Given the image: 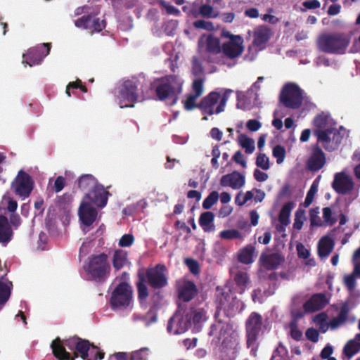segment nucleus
I'll use <instances>...</instances> for the list:
<instances>
[{
    "instance_id": "1",
    "label": "nucleus",
    "mask_w": 360,
    "mask_h": 360,
    "mask_svg": "<svg viewBox=\"0 0 360 360\" xmlns=\"http://www.w3.org/2000/svg\"><path fill=\"white\" fill-rule=\"evenodd\" d=\"M216 304L217 307L214 314L215 321L210 326L208 335L213 337L211 344L218 346L224 338H234L229 335L232 330L231 325L219 319L220 311L223 310L227 316H232L242 310L244 304L233 296L231 290L226 291L219 288H217Z\"/></svg>"
},
{
    "instance_id": "2",
    "label": "nucleus",
    "mask_w": 360,
    "mask_h": 360,
    "mask_svg": "<svg viewBox=\"0 0 360 360\" xmlns=\"http://www.w3.org/2000/svg\"><path fill=\"white\" fill-rule=\"evenodd\" d=\"M313 124L317 143H321L328 152L337 150L342 142V136L336 128L335 123L330 124L328 116L321 114L315 117Z\"/></svg>"
},
{
    "instance_id": "3",
    "label": "nucleus",
    "mask_w": 360,
    "mask_h": 360,
    "mask_svg": "<svg viewBox=\"0 0 360 360\" xmlns=\"http://www.w3.org/2000/svg\"><path fill=\"white\" fill-rule=\"evenodd\" d=\"M316 43L321 52L342 55L346 53L350 44V37L343 32L325 33L319 37Z\"/></svg>"
},
{
    "instance_id": "4",
    "label": "nucleus",
    "mask_w": 360,
    "mask_h": 360,
    "mask_svg": "<svg viewBox=\"0 0 360 360\" xmlns=\"http://www.w3.org/2000/svg\"><path fill=\"white\" fill-rule=\"evenodd\" d=\"M183 81L176 75H169L159 79V101L167 105L176 103L182 92Z\"/></svg>"
},
{
    "instance_id": "5",
    "label": "nucleus",
    "mask_w": 360,
    "mask_h": 360,
    "mask_svg": "<svg viewBox=\"0 0 360 360\" xmlns=\"http://www.w3.org/2000/svg\"><path fill=\"white\" fill-rule=\"evenodd\" d=\"M110 264L105 253L92 255L89 258L86 271L92 280L98 282L105 281L110 276Z\"/></svg>"
},
{
    "instance_id": "6",
    "label": "nucleus",
    "mask_w": 360,
    "mask_h": 360,
    "mask_svg": "<svg viewBox=\"0 0 360 360\" xmlns=\"http://www.w3.org/2000/svg\"><path fill=\"white\" fill-rule=\"evenodd\" d=\"M231 90H227L222 96L219 92L211 91L202 98L198 105V108L202 110L203 114L212 115L219 114L224 110Z\"/></svg>"
},
{
    "instance_id": "7",
    "label": "nucleus",
    "mask_w": 360,
    "mask_h": 360,
    "mask_svg": "<svg viewBox=\"0 0 360 360\" xmlns=\"http://www.w3.org/2000/svg\"><path fill=\"white\" fill-rule=\"evenodd\" d=\"M115 96L120 108L134 107L139 97L136 82L124 80L117 86Z\"/></svg>"
},
{
    "instance_id": "8",
    "label": "nucleus",
    "mask_w": 360,
    "mask_h": 360,
    "mask_svg": "<svg viewBox=\"0 0 360 360\" xmlns=\"http://www.w3.org/2000/svg\"><path fill=\"white\" fill-rule=\"evenodd\" d=\"M280 102L290 109H299L303 103V91L295 83L285 84L280 93Z\"/></svg>"
},
{
    "instance_id": "9",
    "label": "nucleus",
    "mask_w": 360,
    "mask_h": 360,
    "mask_svg": "<svg viewBox=\"0 0 360 360\" xmlns=\"http://www.w3.org/2000/svg\"><path fill=\"white\" fill-rule=\"evenodd\" d=\"M139 281L136 283L138 298L140 302L146 301L148 297V290L146 283L156 289L158 288V265L147 269H140L138 271Z\"/></svg>"
},
{
    "instance_id": "10",
    "label": "nucleus",
    "mask_w": 360,
    "mask_h": 360,
    "mask_svg": "<svg viewBox=\"0 0 360 360\" xmlns=\"http://www.w3.org/2000/svg\"><path fill=\"white\" fill-rule=\"evenodd\" d=\"M133 290L126 282H122L117 285L111 294L110 299L112 309H122L129 306L132 301Z\"/></svg>"
},
{
    "instance_id": "11",
    "label": "nucleus",
    "mask_w": 360,
    "mask_h": 360,
    "mask_svg": "<svg viewBox=\"0 0 360 360\" xmlns=\"http://www.w3.org/2000/svg\"><path fill=\"white\" fill-rule=\"evenodd\" d=\"M34 185V182L32 176L24 170L20 169L11 182V188L16 195L22 199H25L30 195Z\"/></svg>"
},
{
    "instance_id": "12",
    "label": "nucleus",
    "mask_w": 360,
    "mask_h": 360,
    "mask_svg": "<svg viewBox=\"0 0 360 360\" xmlns=\"http://www.w3.org/2000/svg\"><path fill=\"white\" fill-rule=\"evenodd\" d=\"M262 316L257 312H252L245 321L248 347H254L263 326Z\"/></svg>"
},
{
    "instance_id": "13",
    "label": "nucleus",
    "mask_w": 360,
    "mask_h": 360,
    "mask_svg": "<svg viewBox=\"0 0 360 360\" xmlns=\"http://www.w3.org/2000/svg\"><path fill=\"white\" fill-rule=\"evenodd\" d=\"M75 25L93 33L99 32L105 29L106 22L105 20H100L96 14L90 13L84 15L75 21Z\"/></svg>"
},
{
    "instance_id": "14",
    "label": "nucleus",
    "mask_w": 360,
    "mask_h": 360,
    "mask_svg": "<svg viewBox=\"0 0 360 360\" xmlns=\"http://www.w3.org/2000/svg\"><path fill=\"white\" fill-rule=\"evenodd\" d=\"M51 50V44H43L37 47H32L22 55L23 63L29 65L30 67L39 65L44 58L46 56Z\"/></svg>"
},
{
    "instance_id": "15",
    "label": "nucleus",
    "mask_w": 360,
    "mask_h": 360,
    "mask_svg": "<svg viewBox=\"0 0 360 360\" xmlns=\"http://www.w3.org/2000/svg\"><path fill=\"white\" fill-rule=\"evenodd\" d=\"M239 343L236 338H224L216 352L218 360H235Z\"/></svg>"
},
{
    "instance_id": "16",
    "label": "nucleus",
    "mask_w": 360,
    "mask_h": 360,
    "mask_svg": "<svg viewBox=\"0 0 360 360\" xmlns=\"http://www.w3.org/2000/svg\"><path fill=\"white\" fill-rule=\"evenodd\" d=\"M326 163V155L320 146L316 143L311 148V153L306 162V167L310 172L321 169Z\"/></svg>"
},
{
    "instance_id": "17",
    "label": "nucleus",
    "mask_w": 360,
    "mask_h": 360,
    "mask_svg": "<svg viewBox=\"0 0 360 360\" xmlns=\"http://www.w3.org/2000/svg\"><path fill=\"white\" fill-rule=\"evenodd\" d=\"M191 327V319L188 317V314L183 316L179 312H176L173 316L170 318L167 326V330L169 333L177 335L184 333Z\"/></svg>"
},
{
    "instance_id": "18",
    "label": "nucleus",
    "mask_w": 360,
    "mask_h": 360,
    "mask_svg": "<svg viewBox=\"0 0 360 360\" xmlns=\"http://www.w3.org/2000/svg\"><path fill=\"white\" fill-rule=\"evenodd\" d=\"M243 39L239 35L230 36V40L221 46V51L225 56L230 59L239 57L243 52Z\"/></svg>"
},
{
    "instance_id": "19",
    "label": "nucleus",
    "mask_w": 360,
    "mask_h": 360,
    "mask_svg": "<svg viewBox=\"0 0 360 360\" xmlns=\"http://www.w3.org/2000/svg\"><path fill=\"white\" fill-rule=\"evenodd\" d=\"M110 195L103 185L98 184L86 193L84 198L90 200L96 206L103 208L106 205Z\"/></svg>"
},
{
    "instance_id": "20",
    "label": "nucleus",
    "mask_w": 360,
    "mask_h": 360,
    "mask_svg": "<svg viewBox=\"0 0 360 360\" xmlns=\"http://www.w3.org/2000/svg\"><path fill=\"white\" fill-rule=\"evenodd\" d=\"M78 215L81 222L89 226L96 221L98 212L91 202L83 200L79 205Z\"/></svg>"
},
{
    "instance_id": "21",
    "label": "nucleus",
    "mask_w": 360,
    "mask_h": 360,
    "mask_svg": "<svg viewBox=\"0 0 360 360\" xmlns=\"http://www.w3.org/2000/svg\"><path fill=\"white\" fill-rule=\"evenodd\" d=\"M328 304V300L323 293L314 294L303 304L306 313H312L323 309Z\"/></svg>"
},
{
    "instance_id": "22",
    "label": "nucleus",
    "mask_w": 360,
    "mask_h": 360,
    "mask_svg": "<svg viewBox=\"0 0 360 360\" xmlns=\"http://www.w3.org/2000/svg\"><path fill=\"white\" fill-rule=\"evenodd\" d=\"M332 187L339 194H347L354 188V183L345 174L338 173L335 175Z\"/></svg>"
},
{
    "instance_id": "23",
    "label": "nucleus",
    "mask_w": 360,
    "mask_h": 360,
    "mask_svg": "<svg viewBox=\"0 0 360 360\" xmlns=\"http://www.w3.org/2000/svg\"><path fill=\"white\" fill-rule=\"evenodd\" d=\"M177 290L179 299L185 302H190L198 294L197 286L191 281H184Z\"/></svg>"
},
{
    "instance_id": "24",
    "label": "nucleus",
    "mask_w": 360,
    "mask_h": 360,
    "mask_svg": "<svg viewBox=\"0 0 360 360\" xmlns=\"http://www.w3.org/2000/svg\"><path fill=\"white\" fill-rule=\"evenodd\" d=\"M220 184L224 187L229 186L233 189H239L245 184V176L240 172L234 171L224 175L220 180Z\"/></svg>"
},
{
    "instance_id": "25",
    "label": "nucleus",
    "mask_w": 360,
    "mask_h": 360,
    "mask_svg": "<svg viewBox=\"0 0 360 360\" xmlns=\"http://www.w3.org/2000/svg\"><path fill=\"white\" fill-rule=\"evenodd\" d=\"M231 274L235 285L233 288L234 292L243 294L250 282L248 274L245 271L237 270L231 271Z\"/></svg>"
},
{
    "instance_id": "26",
    "label": "nucleus",
    "mask_w": 360,
    "mask_h": 360,
    "mask_svg": "<svg viewBox=\"0 0 360 360\" xmlns=\"http://www.w3.org/2000/svg\"><path fill=\"white\" fill-rule=\"evenodd\" d=\"M283 261L284 257L279 253H262L259 258L261 265L266 270L278 269Z\"/></svg>"
},
{
    "instance_id": "27",
    "label": "nucleus",
    "mask_w": 360,
    "mask_h": 360,
    "mask_svg": "<svg viewBox=\"0 0 360 360\" xmlns=\"http://www.w3.org/2000/svg\"><path fill=\"white\" fill-rule=\"evenodd\" d=\"M188 317L191 319V326H193V329L196 332L201 330L203 323L208 319L207 311L202 308L192 309Z\"/></svg>"
},
{
    "instance_id": "28",
    "label": "nucleus",
    "mask_w": 360,
    "mask_h": 360,
    "mask_svg": "<svg viewBox=\"0 0 360 360\" xmlns=\"http://www.w3.org/2000/svg\"><path fill=\"white\" fill-rule=\"evenodd\" d=\"M148 349L142 348L139 350L132 352L129 355L127 352L115 353L110 356V360H148Z\"/></svg>"
},
{
    "instance_id": "29",
    "label": "nucleus",
    "mask_w": 360,
    "mask_h": 360,
    "mask_svg": "<svg viewBox=\"0 0 360 360\" xmlns=\"http://www.w3.org/2000/svg\"><path fill=\"white\" fill-rule=\"evenodd\" d=\"M271 30L267 26L257 27L253 33V44L261 47L266 44L271 38Z\"/></svg>"
},
{
    "instance_id": "30",
    "label": "nucleus",
    "mask_w": 360,
    "mask_h": 360,
    "mask_svg": "<svg viewBox=\"0 0 360 360\" xmlns=\"http://www.w3.org/2000/svg\"><path fill=\"white\" fill-rule=\"evenodd\" d=\"M112 264L115 271H118L122 268L129 265L131 263L128 258L127 252L122 249L115 250L113 253Z\"/></svg>"
},
{
    "instance_id": "31",
    "label": "nucleus",
    "mask_w": 360,
    "mask_h": 360,
    "mask_svg": "<svg viewBox=\"0 0 360 360\" xmlns=\"http://www.w3.org/2000/svg\"><path fill=\"white\" fill-rule=\"evenodd\" d=\"M335 242L328 236L322 237L318 243V255L321 258L327 257L333 251Z\"/></svg>"
},
{
    "instance_id": "32",
    "label": "nucleus",
    "mask_w": 360,
    "mask_h": 360,
    "mask_svg": "<svg viewBox=\"0 0 360 360\" xmlns=\"http://www.w3.org/2000/svg\"><path fill=\"white\" fill-rule=\"evenodd\" d=\"M13 231L6 217L0 215V243L6 244L12 238Z\"/></svg>"
},
{
    "instance_id": "33",
    "label": "nucleus",
    "mask_w": 360,
    "mask_h": 360,
    "mask_svg": "<svg viewBox=\"0 0 360 360\" xmlns=\"http://www.w3.org/2000/svg\"><path fill=\"white\" fill-rule=\"evenodd\" d=\"M255 247L248 245L240 249L238 253V260L244 264H250L254 262L253 257L255 252Z\"/></svg>"
},
{
    "instance_id": "34",
    "label": "nucleus",
    "mask_w": 360,
    "mask_h": 360,
    "mask_svg": "<svg viewBox=\"0 0 360 360\" xmlns=\"http://www.w3.org/2000/svg\"><path fill=\"white\" fill-rule=\"evenodd\" d=\"M214 214L212 212H205L200 216L199 224L204 231L210 232L214 230Z\"/></svg>"
},
{
    "instance_id": "35",
    "label": "nucleus",
    "mask_w": 360,
    "mask_h": 360,
    "mask_svg": "<svg viewBox=\"0 0 360 360\" xmlns=\"http://www.w3.org/2000/svg\"><path fill=\"white\" fill-rule=\"evenodd\" d=\"M294 207L295 202L292 201L285 203L282 207L278 215V221L283 226H288L290 224V216Z\"/></svg>"
},
{
    "instance_id": "36",
    "label": "nucleus",
    "mask_w": 360,
    "mask_h": 360,
    "mask_svg": "<svg viewBox=\"0 0 360 360\" xmlns=\"http://www.w3.org/2000/svg\"><path fill=\"white\" fill-rule=\"evenodd\" d=\"M98 183L92 174H84L77 180V186L81 190H91Z\"/></svg>"
},
{
    "instance_id": "37",
    "label": "nucleus",
    "mask_w": 360,
    "mask_h": 360,
    "mask_svg": "<svg viewBox=\"0 0 360 360\" xmlns=\"http://www.w3.org/2000/svg\"><path fill=\"white\" fill-rule=\"evenodd\" d=\"M349 309L346 304L343 305L338 315L330 321L329 326L332 329H335L340 325L343 324L347 319Z\"/></svg>"
},
{
    "instance_id": "38",
    "label": "nucleus",
    "mask_w": 360,
    "mask_h": 360,
    "mask_svg": "<svg viewBox=\"0 0 360 360\" xmlns=\"http://www.w3.org/2000/svg\"><path fill=\"white\" fill-rule=\"evenodd\" d=\"M238 143L247 154H252L255 149V141L245 134H241L238 136Z\"/></svg>"
},
{
    "instance_id": "39",
    "label": "nucleus",
    "mask_w": 360,
    "mask_h": 360,
    "mask_svg": "<svg viewBox=\"0 0 360 360\" xmlns=\"http://www.w3.org/2000/svg\"><path fill=\"white\" fill-rule=\"evenodd\" d=\"M360 351V342H356V340H349L345 344L343 348V354L349 359Z\"/></svg>"
},
{
    "instance_id": "40",
    "label": "nucleus",
    "mask_w": 360,
    "mask_h": 360,
    "mask_svg": "<svg viewBox=\"0 0 360 360\" xmlns=\"http://www.w3.org/2000/svg\"><path fill=\"white\" fill-rule=\"evenodd\" d=\"M206 50L212 53H220L221 48L219 39L217 37L209 36L207 39Z\"/></svg>"
},
{
    "instance_id": "41",
    "label": "nucleus",
    "mask_w": 360,
    "mask_h": 360,
    "mask_svg": "<svg viewBox=\"0 0 360 360\" xmlns=\"http://www.w3.org/2000/svg\"><path fill=\"white\" fill-rule=\"evenodd\" d=\"M291 338L295 341L301 340L302 338V332L298 328V323L297 319H292L288 324Z\"/></svg>"
},
{
    "instance_id": "42",
    "label": "nucleus",
    "mask_w": 360,
    "mask_h": 360,
    "mask_svg": "<svg viewBox=\"0 0 360 360\" xmlns=\"http://www.w3.org/2000/svg\"><path fill=\"white\" fill-rule=\"evenodd\" d=\"M198 15L206 18H216L218 16L213 7L208 4H202L199 7Z\"/></svg>"
},
{
    "instance_id": "43",
    "label": "nucleus",
    "mask_w": 360,
    "mask_h": 360,
    "mask_svg": "<svg viewBox=\"0 0 360 360\" xmlns=\"http://www.w3.org/2000/svg\"><path fill=\"white\" fill-rule=\"evenodd\" d=\"M145 99H155L158 97V80L155 79L150 84L148 89L142 90Z\"/></svg>"
},
{
    "instance_id": "44",
    "label": "nucleus",
    "mask_w": 360,
    "mask_h": 360,
    "mask_svg": "<svg viewBox=\"0 0 360 360\" xmlns=\"http://www.w3.org/2000/svg\"><path fill=\"white\" fill-rule=\"evenodd\" d=\"M198 98V96L193 94H187L186 99L183 101L184 108L187 111L198 108V104L196 103V101Z\"/></svg>"
},
{
    "instance_id": "45",
    "label": "nucleus",
    "mask_w": 360,
    "mask_h": 360,
    "mask_svg": "<svg viewBox=\"0 0 360 360\" xmlns=\"http://www.w3.org/2000/svg\"><path fill=\"white\" fill-rule=\"evenodd\" d=\"M219 236L226 240L240 239L243 238L242 233L236 229H227L220 232Z\"/></svg>"
},
{
    "instance_id": "46",
    "label": "nucleus",
    "mask_w": 360,
    "mask_h": 360,
    "mask_svg": "<svg viewBox=\"0 0 360 360\" xmlns=\"http://www.w3.org/2000/svg\"><path fill=\"white\" fill-rule=\"evenodd\" d=\"M305 215V210L299 208L295 214V219L293 223V229L298 231L301 230L303 224Z\"/></svg>"
},
{
    "instance_id": "47",
    "label": "nucleus",
    "mask_w": 360,
    "mask_h": 360,
    "mask_svg": "<svg viewBox=\"0 0 360 360\" xmlns=\"http://www.w3.org/2000/svg\"><path fill=\"white\" fill-rule=\"evenodd\" d=\"M11 295V289L6 283L0 282V307L4 306Z\"/></svg>"
},
{
    "instance_id": "48",
    "label": "nucleus",
    "mask_w": 360,
    "mask_h": 360,
    "mask_svg": "<svg viewBox=\"0 0 360 360\" xmlns=\"http://www.w3.org/2000/svg\"><path fill=\"white\" fill-rule=\"evenodd\" d=\"M219 193L217 191L211 192L209 195L203 200L202 207L205 210L210 209L218 200Z\"/></svg>"
},
{
    "instance_id": "49",
    "label": "nucleus",
    "mask_w": 360,
    "mask_h": 360,
    "mask_svg": "<svg viewBox=\"0 0 360 360\" xmlns=\"http://www.w3.org/2000/svg\"><path fill=\"white\" fill-rule=\"evenodd\" d=\"M272 153L274 157L276 158L277 164H281L284 161L286 151L283 146L276 145L274 147Z\"/></svg>"
},
{
    "instance_id": "50",
    "label": "nucleus",
    "mask_w": 360,
    "mask_h": 360,
    "mask_svg": "<svg viewBox=\"0 0 360 360\" xmlns=\"http://www.w3.org/2000/svg\"><path fill=\"white\" fill-rule=\"evenodd\" d=\"M193 27L196 29L204 30L209 32L214 30V23L204 20H198L194 21Z\"/></svg>"
},
{
    "instance_id": "51",
    "label": "nucleus",
    "mask_w": 360,
    "mask_h": 360,
    "mask_svg": "<svg viewBox=\"0 0 360 360\" xmlns=\"http://www.w3.org/2000/svg\"><path fill=\"white\" fill-rule=\"evenodd\" d=\"M89 360H101L105 356V353L93 343H91V346L89 347Z\"/></svg>"
},
{
    "instance_id": "52",
    "label": "nucleus",
    "mask_w": 360,
    "mask_h": 360,
    "mask_svg": "<svg viewBox=\"0 0 360 360\" xmlns=\"http://www.w3.org/2000/svg\"><path fill=\"white\" fill-rule=\"evenodd\" d=\"M256 165L264 170L269 169V159L264 153H259L256 159Z\"/></svg>"
},
{
    "instance_id": "53",
    "label": "nucleus",
    "mask_w": 360,
    "mask_h": 360,
    "mask_svg": "<svg viewBox=\"0 0 360 360\" xmlns=\"http://www.w3.org/2000/svg\"><path fill=\"white\" fill-rule=\"evenodd\" d=\"M204 79L198 78L195 79L192 84V89L196 96H201L204 91Z\"/></svg>"
},
{
    "instance_id": "54",
    "label": "nucleus",
    "mask_w": 360,
    "mask_h": 360,
    "mask_svg": "<svg viewBox=\"0 0 360 360\" xmlns=\"http://www.w3.org/2000/svg\"><path fill=\"white\" fill-rule=\"evenodd\" d=\"M204 70L202 63L198 57H193L192 60V73L198 77L203 74Z\"/></svg>"
},
{
    "instance_id": "55",
    "label": "nucleus",
    "mask_w": 360,
    "mask_h": 360,
    "mask_svg": "<svg viewBox=\"0 0 360 360\" xmlns=\"http://www.w3.org/2000/svg\"><path fill=\"white\" fill-rule=\"evenodd\" d=\"M319 208H312L309 211L310 223L311 226H321V221L319 217Z\"/></svg>"
},
{
    "instance_id": "56",
    "label": "nucleus",
    "mask_w": 360,
    "mask_h": 360,
    "mask_svg": "<svg viewBox=\"0 0 360 360\" xmlns=\"http://www.w3.org/2000/svg\"><path fill=\"white\" fill-rule=\"evenodd\" d=\"M317 192V186L314 184V183L311 186L309 190L307 193V196L305 198L304 202V206L305 207H308L313 202L314 195Z\"/></svg>"
},
{
    "instance_id": "57",
    "label": "nucleus",
    "mask_w": 360,
    "mask_h": 360,
    "mask_svg": "<svg viewBox=\"0 0 360 360\" xmlns=\"http://www.w3.org/2000/svg\"><path fill=\"white\" fill-rule=\"evenodd\" d=\"M185 264L188 267L190 271L193 274L197 275L199 274L200 266H199L198 262L195 259H191V258H187L185 260Z\"/></svg>"
},
{
    "instance_id": "58",
    "label": "nucleus",
    "mask_w": 360,
    "mask_h": 360,
    "mask_svg": "<svg viewBox=\"0 0 360 360\" xmlns=\"http://www.w3.org/2000/svg\"><path fill=\"white\" fill-rule=\"evenodd\" d=\"M323 218L324 221L330 226H333L336 222V219L332 217V210L326 207L323 209Z\"/></svg>"
},
{
    "instance_id": "59",
    "label": "nucleus",
    "mask_w": 360,
    "mask_h": 360,
    "mask_svg": "<svg viewBox=\"0 0 360 360\" xmlns=\"http://www.w3.org/2000/svg\"><path fill=\"white\" fill-rule=\"evenodd\" d=\"M160 4L165 10L167 14L174 15L176 16L180 14V11L174 6L171 5L167 1H160Z\"/></svg>"
},
{
    "instance_id": "60",
    "label": "nucleus",
    "mask_w": 360,
    "mask_h": 360,
    "mask_svg": "<svg viewBox=\"0 0 360 360\" xmlns=\"http://www.w3.org/2000/svg\"><path fill=\"white\" fill-rule=\"evenodd\" d=\"M134 242V237L132 234H124L119 240V246L120 247H129Z\"/></svg>"
},
{
    "instance_id": "61",
    "label": "nucleus",
    "mask_w": 360,
    "mask_h": 360,
    "mask_svg": "<svg viewBox=\"0 0 360 360\" xmlns=\"http://www.w3.org/2000/svg\"><path fill=\"white\" fill-rule=\"evenodd\" d=\"M296 250H297V256L299 258H302V259H304L309 258V257L310 255V252L308 249H307L305 248V246L302 243H299L298 244H297Z\"/></svg>"
},
{
    "instance_id": "62",
    "label": "nucleus",
    "mask_w": 360,
    "mask_h": 360,
    "mask_svg": "<svg viewBox=\"0 0 360 360\" xmlns=\"http://www.w3.org/2000/svg\"><path fill=\"white\" fill-rule=\"evenodd\" d=\"M305 335L312 342H317L319 341V333L318 330L314 328H308L305 332Z\"/></svg>"
},
{
    "instance_id": "63",
    "label": "nucleus",
    "mask_w": 360,
    "mask_h": 360,
    "mask_svg": "<svg viewBox=\"0 0 360 360\" xmlns=\"http://www.w3.org/2000/svg\"><path fill=\"white\" fill-rule=\"evenodd\" d=\"M65 186V179L63 176H58L54 182L53 190L56 193L60 192Z\"/></svg>"
},
{
    "instance_id": "64",
    "label": "nucleus",
    "mask_w": 360,
    "mask_h": 360,
    "mask_svg": "<svg viewBox=\"0 0 360 360\" xmlns=\"http://www.w3.org/2000/svg\"><path fill=\"white\" fill-rule=\"evenodd\" d=\"M354 275H346L344 277V283L347 289L350 291L354 290L356 287V279Z\"/></svg>"
}]
</instances>
